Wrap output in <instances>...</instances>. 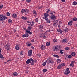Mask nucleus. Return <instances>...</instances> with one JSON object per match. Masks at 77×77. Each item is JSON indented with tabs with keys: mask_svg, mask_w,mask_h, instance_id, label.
Wrapping results in <instances>:
<instances>
[{
	"mask_svg": "<svg viewBox=\"0 0 77 77\" xmlns=\"http://www.w3.org/2000/svg\"><path fill=\"white\" fill-rule=\"evenodd\" d=\"M7 19V17H5V15L3 14H0V21L2 22L3 23L4 22V20H6Z\"/></svg>",
	"mask_w": 77,
	"mask_h": 77,
	"instance_id": "f257e3e1",
	"label": "nucleus"
},
{
	"mask_svg": "<svg viewBox=\"0 0 77 77\" xmlns=\"http://www.w3.org/2000/svg\"><path fill=\"white\" fill-rule=\"evenodd\" d=\"M44 15L45 17H43V19L45 20L46 21H48V18L47 17L49 16V14H48V13H46L44 14Z\"/></svg>",
	"mask_w": 77,
	"mask_h": 77,
	"instance_id": "f03ea898",
	"label": "nucleus"
},
{
	"mask_svg": "<svg viewBox=\"0 0 77 77\" xmlns=\"http://www.w3.org/2000/svg\"><path fill=\"white\" fill-rule=\"evenodd\" d=\"M69 68H67L66 69V71L64 73L66 75H68L70 73V71H69Z\"/></svg>",
	"mask_w": 77,
	"mask_h": 77,
	"instance_id": "7ed1b4c3",
	"label": "nucleus"
},
{
	"mask_svg": "<svg viewBox=\"0 0 77 77\" xmlns=\"http://www.w3.org/2000/svg\"><path fill=\"white\" fill-rule=\"evenodd\" d=\"M46 62H48V63H51L52 64L54 63V61H53V60L52 59L49 58H48V60L47 61H46Z\"/></svg>",
	"mask_w": 77,
	"mask_h": 77,
	"instance_id": "20e7f679",
	"label": "nucleus"
},
{
	"mask_svg": "<svg viewBox=\"0 0 77 77\" xmlns=\"http://www.w3.org/2000/svg\"><path fill=\"white\" fill-rule=\"evenodd\" d=\"M33 61L32 58H30L28 59L26 61V63L27 64H29V63H30L31 65H32V61ZM31 61L32 62H31Z\"/></svg>",
	"mask_w": 77,
	"mask_h": 77,
	"instance_id": "39448f33",
	"label": "nucleus"
},
{
	"mask_svg": "<svg viewBox=\"0 0 77 77\" xmlns=\"http://www.w3.org/2000/svg\"><path fill=\"white\" fill-rule=\"evenodd\" d=\"M56 17H57V16L54 15H52L50 16L51 20H56Z\"/></svg>",
	"mask_w": 77,
	"mask_h": 77,
	"instance_id": "423d86ee",
	"label": "nucleus"
},
{
	"mask_svg": "<svg viewBox=\"0 0 77 77\" xmlns=\"http://www.w3.org/2000/svg\"><path fill=\"white\" fill-rule=\"evenodd\" d=\"M32 55V50H29L28 52V56H31Z\"/></svg>",
	"mask_w": 77,
	"mask_h": 77,
	"instance_id": "0eeeda50",
	"label": "nucleus"
},
{
	"mask_svg": "<svg viewBox=\"0 0 77 77\" xmlns=\"http://www.w3.org/2000/svg\"><path fill=\"white\" fill-rule=\"evenodd\" d=\"M2 53V51H1V49L0 48V59H2V60H3V59H4V57H3V55L1 53Z\"/></svg>",
	"mask_w": 77,
	"mask_h": 77,
	"instance_id": "6e6552de",
	"label": "nucleus"
},
{
	"mask_svg": "<svg viewBox=\"0 0 77 77\" xmlns=\"http://www.w3.org/2000/svg\"><path fill=\"white\" fill-rule=\"evenodd\" d=\"M32 27L29 26L27 28V30L26 29L25 30V32H27V31H30L31 29H32Z\"/></svg>",
	"mask_w": 77,
	"mask_h": 77,
	"instance_id": "1a4fd4ad",
	"label": "nucleus"
},
{
	"mask_svg": "<svg viewBox=\"0 0 77 77\" xmlns=\"http://www.w3.org/2000/svg\"><path fill=\"white\" fill-rule=\"evenodd\" d=\"M32 63H31V65H34L35 63L34 62H37V60H33L32 59Z\"/></svg>",
	"mask_w": 77,
	"mask_h": 77,
	"instance_id": "9d476101",
	"label": "nucleus"
},
{
	"mask_svg": "<svg viewBox=\"0 0 77 77\" xmlns=\"http://www.w3.org/2000/svg\"><path fill=\"white\" fill-rule=\"evenodd\" d=\"M29 36V35L27 33L25 34L22 35V37L23 38H24V37H26V38H27Z\"/></svg>",
	"mask_w": 77,
	"mask_h": 77,
	"instance_id": "9b49d317",
	"label": "nucleus"
},
{
	"mask_svg": "<svg viewBox=\"0 0 77 77\" xmlns=\"http://www.w3.org/2000/svg\"><path fill=\"white\" fill-rule=\"evenodd\" d=\"M53 49V50L54 51H57V50H58V49H57V46L54 47Z\"/></svg>",
	"mask_w": 77,
	"mask_h": 77,
	"instance_id": "f8f14e48",
	"label": "nucleus"
},
{
	"mask_svg": "<svg viewBox=\"0 0 77 77\" xmlns=\"http://www.w3.org/2000/svg\"><path fill=\"white\" fill-rule=\"evenodd\" d=\"M73 22H72V20H70L68 23V25L71 26V25H72V23Z\"/></svg>",
	"mask_w": 77,
	"mask_h": 77,
	"instance_id": "ddd939ff",
	"label": "nucleus"
},
{
	"mask_svg": "<svg viewBox=\"0 0 77 77\" xmlns=\"http://www.w3.org/2000/svg\"><path fill=\"white\" fill-rule=\"evenodd\" d=\"M57 32H60V33H62V32H63V30L60 29H58L57 30Z\"/></svg>",
	"mask_w": 77,
	"mask_h": 77,
	"instance_id": "4468645a",
	"label": "nucleus"
},
{
	"mask_svg": "<svg viewBox=\"0 0 77 77\" xmlns=\"http://www.w3.org/2000/svg\"><path fill=\"white\" fill-rule=\"evenodd\" d=\"M40 47L42 50H44V49H45V46H44L43 45H41Z\"/></svg>",
	"mask_w": 77,
	"mask_h": 77,
	"instance_id": "2eb2a0df",
	"label": "nucleus"
},
{
	"mask_svg": "<svg viewBox=\"0 0 77 77\" xmlns=\"http://www.w3.org/2000/svg\"><path fill=\"white\" fill-rule=\"evenodd\" d=\"M15 49L17 50H18L20 49V47H19V45H16V47H15Z\"/></svg>",
	"mask_w": 77,
	"mask_h": 77,
	"instance_id": "dca6fc26",
	"label": "nucleus"
},
{
	"mask_svg": "<svg viewBox=\"0 0 77 77\" xmlns=\"http://www.w3.org/2000/svg\"><path fill=\"white\" fill-rule=\"evenodd\" d=\"M57 68L58 69H59L62 68V66H61L60 64L57 67Z\"/></svg>",
	"mask_w": 77,
	"mask_h": 77,
	"instance_id": "f3484780",
	"label": "nucleus"
},
{
	"mask_svg": "<svg viewBox=\"0 0 77 77\" xmlns=\"http://www.w3.org/2000/svg\"><path fill=\"white\" fill-rule=\"evenodd\" d=\"M17 15L16 14H13L12 17L13 18H16Z\"/></svg>",
	"mask_w": 77,
	"mask_h": 77,
	"instance_id": "a211bd4d",
	"label": "nucleus"
},
{
	"mask_svg": "<svg viewBox=\"0 0 77 77\" xmlns=\"http://www.w3.org/2000/svg\"><path fill=\"white\" fill-rule=\"evenodd\" d=\"M43 28H44V27H43V26H42V25H40L39 26V29H40L42 30L43 29Z\"/></svg>",
	"mask_w": 77,
	"mask_h": 77,
	"instance_id": "6ab92c4d",
	"label": "nucleus"
},
{
	"mask_svg": "<svg viewBox=\"0 0 77 77\" xmlns=\"http://www.w3.org/2000/svg\"><path fill=\"white\" fill-rule=\"evenodd\" d=\"M21 18H22L23 20H26L27 19V17H22Z\"/></svg>",
	"mask_w": 77,
	"mask_h": 77,
	"instance_id": "aec40b11",
	"label": "nucleus"
},
{
	"mask_svg": "<svg viewBox=\"0 0 77 77\" xmlns=\"http://www.w3.org/2000/svg\"><path fill=\"white\" fill-rule=\"evenodd\" d=\"M71 55L72 56H75V53L74 52H72L71 53Z\"/></svg>",
	"mask_w": 77,
	"mask_h": 77,
	"instance_id": "412c9836",
	"label": "nucleus"
},
{
	"mask_svg": "<svg viewBox=\"0 0 77 77\" xmlns=\"http://www.w3.org/2000/svg\"><path fill=\"white\" fill-rule=\"evenodd\" d=\"M30 31H26V33H28L29 35H32V33L31 32H30Z\"/></svg>",
	"mask_w": 77,
	"mask_h": 77,
	"instance_id": "4be33fe9",
	"label": "nucleus"
},
{
	"mask_svg": "<svg viewBox=\"0 0 77 77\" xmlns=\"http://www.w3.org/2000/svg\"><path fill=\"white\" fill-rule=\"evenodd\" d=\"M13 75L14 76H17L18 75V73L17 72H14L13 73Z\"/></svg>",
	"mask_w": 77,
	"mask_h": 77,
	"instance_id": "5701e85b",
	"label": "nucleus"
},
{
	"mask_svg": "<svg viewBox=\"0 0 77 77\" xmlns=\"http://www.w3.org/2000/svg\"><path fill=\"white\" fill-rule=\"evenodd\" d=\"M50 42H47L46 43V45L47 47H48V46H50Z\"/></svg>",
	"mask_w": 77,
	"mask_h": 77,
	"instance_id": "b1692460",
	"label": "nucleus"
},
{
	"mask_svg": "<svg viewBox=\"0 0 77 77\" xmlns=\"http://www.w3.org/2000/svg\"><path fill=\"white\" fill-rule=\"evenodd\" d=\"M30 25L31 26H35V23L34 22H31V23H30Z\"/></svg>",
	"mask_w": 77,
	"mask_h": 77,
	"instance_id": "393cba45",
	"label": "nucleus"
},
{
	"mask_svg": "<svg viewBox=\"0 0 77 77\" xmlns=\"http://www.w3.org/2000/svg\"><path fill=\"white\" fill-rule=\"evenodd\" d=\"M53 56L54 57H57V58H59V56L57 55H55V54Z\"/></svg>",
	"mask_w": 77,
	"mask_h": 77,
	"instance_id": "a878e982",
	"label": "nucleus"
},
{
	"mask_svg": "<svg viewBox=\"0 0 77 77\" xmlns=\"http://www.w3.org/2000/svg\"><path fill=\"white\" fill-rule=\"evenodd\" d=\"M9 45H6V48H8V49H9V48H10V46Z\"/></svg>",
	"mask_w": 77,
	"mask_h": 77,
	"instance_id": "bb28decb",
	"label": "nucleus"
},
{
	"mask_svg": "<svg viewBox=\"0 0 77 77\" xmlns=\"http://www.w3.org/2000/svg\"><path fill=\"white\" fill-rule=\"evenodd\" d=\"M58 49V50H59V49H61L62 48V47L61 45L58 46H57Z\"/></svg>",
	"mask_w": 77,
	"mask_h": 77,
	"instance_id": "cd10ccee",
	"label": "nucleus"
},
{
	"mask_svg": "<svg viewBox=\"0 0 77 77\" xmlns=\"http://www.w3.org/2000/svg\"><path fill=\"white\" fill-rule=\"evenodd\" d=\"M60 65H61V66H65V63H60Z\"/></svg>",
	"mask_w": 77,
	"mask_h": 77,
	"instance_id": "c85d7f7f",
	"label": "nucleus"
},
{
	"mask_svg": "<svg viewBox=\"0 0 77 77\" xmlns=\"http://www.w3.org/2000/svg\"><path fill=\"white\" fill-rule=\"evenodd\" d=\"M63 42H67V39L66 38L63 39Z\"/></svg>",
	"mask_w": 77,
	"mask_h": 77,
	"instance_id": "c756f323",
	"label": "nucleus"
},
{
	"mask_svg": "<svg viewBox=\"0 0 77 77\" xmlns=\"http://www.w3.org/2000/svg\"><path fill=\"white\" fill-rule=\"evenodd\" d=\"M50 10L49 9H47L46 10V12L47 13H49V12H50Z\"/></svg>",
	"mask_w": 77,
	"mask_h": 77,
	"instance_id": "7c9ffc66",
	"label": "nucleus"
},
{
	"mask_svg": "<svg viewBox=\"0 0 77 77\" xmlns=\"http://www.w3.org/2000/svg\"><path fill=\"white\" fill-rule=\"evenodd\" d=\"M26 11H25V9H23L21 11V13L23 14L24 12H25Z\"/></svg>",
	"mask_w": 77,
	"mask_h": 77,
	"instance_id": "2f4dec72",
	"label": "nucleus"
},
{
	"mask_svg": "<svg viewBox=\"0 0 77 77\" xmlns=\"http://www.w3.org/2000/svg\"><path fill=\"white\" fill-rule=\"evenodd\" d=\"M6 15H7V16H10L11 13L9 12H7L6 14Z\"/></svg>",
	"mask_w": 77,
	"mask_h": 77,
	"instance_id": "473e14b6",
	"label": "nucleus"
},
{
	"mask_svg": "<svg viewBox=\"0 0 77 77\" xmlns=\"http://www.w3.org/2000/svg\"><path fill=\"white\" fill-rule=\"evenodd\" d=\"M47 69H44L43 70V72H47Z\"/></svg>",
	"mask_w": 77,
	"mask_h": 77,
	"instance_id": "72a5a7b5",
	"label": "nucleus"
},
{
	"mask_svg": "<svg viewBox=\"0 0 77 77\" xmlns=\"http://www.w3.org/2000/svg\"><path fill=\"white\" fill-rule=\"evenodd\" d=\"M53 22H54V23H56V24H57V23H58V20H54L53 21Z\"/></svg>",
	"mask_w": 77,
	"mask_h": 77,
	"instance_id": "f704fd0d",
	"label": "nucleus"
},
{
	"mask_svg": "<svg viewBox=\"0 0 77 77\" xmlns=\"http://www.w3.org/2000/svg\"><path fill=\"white\" fill-rule=\"evenodd\" d=\"M8 22L9 23H12V21L11 19H9L8 20Z\"/></svg>",
	"mask_w": 77,
	"mask_h": 77,
	"instance_id": "c9c22d12",
	"label": "nucleus"
},
{
	"mask_svg": "<svg viewBox=\"0 0 77 77\" xmlns=\"http://www.w3.org/2000/svg\"><path fill=\"white\" fill-rule=\"evenodd\" d=\"M54 13H55V12L54 11H51V13H50V14H51V15H54Z\"/></svg>",
	"mask_w": 77,
	"mask_h": 77,
	"instance_id": "e433bc0d",
	"label": "nucleus"
},
{
	"mask_svg": "<svg viewBox=\"0 0 77 77\" xmlns=\"http://www.w3.org/2000/svg\"><path fill=\"white\" fill-rule=\"evenodd\" d=\"M57 63H60V62H61V61L60 60V59H57Z\"/></svg>",
	"mask_w": 77,
	"mask_h": 77,
	"instance_id": "4c0bfd02",
	"label": "nucleus"
},
{
	"mask_svg": "<svg viewBox=\"0 0 77 77\" xmlns=\"http://www.w3.org/2000/svg\"><path fill=\"white\" fill-rule=\"evenodd\" d=\"M73 5H77V2L75 1L73 2Z\"/></svg>",
	"mask_w": 77,
	"mask_h": 77,
	"instance_id": "58836bf2",
	"label": "nucleus"
},
{
	"mask_svg": "<svg viewBox=\"0 0 77 77\" xmlns=\"http://www.w3.org/2000/svg\"><path fill=\"white\" fill-rule=\"evenodd\" d=\"M26 44L28 46H30L32 45L31 43L29 44V43H26Z\"/></svg>",
	"mask_w": 77,
	"mask_h": 77,
	"instance_id": "ea45409f",
	"label": "nucleus"
},
{
	"mask_svg": "<svg viewBox=\"0 0 77 77\" xmlns=\"http://www.w3.org/2000/svg\"><path fill=\"white\" fill-rule=\"evenodd\" d=\"M3 8V5H0V9H2Z\"/></svg>",
	"mask_w": 77,
	"mask_h": 77,
	"instance_id": "a19ab883",
	"label": "nucleus"
},
{
	"mask_svg": "<svg viewBox=\"0 0 77 77\" xmlns=\"http://www.w3.org/2000/svg\"><path fill=\"white\" fill-rule=\"evenodd\" d=\"M77 19L76 17H74L73 18V20L74 21H77Z\"/></svg>",
	"mask_w": 77,
	"mask_h": 77,
	"instance_id": "79ce46f5",
	"label": "nucleus"
},
{
	"mask_svg": "<svg viewBox=\"0 0 77 77\" xmlns=\"http://www.w3.org/2000/svg\"><path fill=\"white\" fill-rule=\"evenodd\" d=\"M23 51H22L20 53V55H23Z\"/></svg>",
	"mask_w": 77,
	"mask_h": 77,
	"instance_id": "37998d69",
	"label": "nucleus"
},
{
	"mask_svg": "<svg viewBox=\"0 0 77 77\" xmlns=\"http://www.w3.org/2000/svg\"><path fill=\"white\" fill-rule=\"evenodd\" d=\"M42 65L44 66H45V65H46V62H44V63H43L42 64Z\"/></svg>",
	"mask_w": 77,
	"mask_h": 77,
	"instance_id": "c03bdc74",
	"label": "nucleus"
},
{
	"mask_svg": "<svg viewBox=\"0 0 77 77\" xmlns=\"http://www.w3.org/2000/svg\"><path fill=\"white\" fill-rule=\"evenodd\" d=\"M53 41L54 42H57V39H55L53 40Z\"/></svg>",
	"mask_w": 77,
	"mask_h": 77,
	"instance_id": "a18cd8bd",
	"label": "nucleus"
},
{
	"mask_svg": "<svg viewBox=\"0 0 77 77\" xmlns=\"http://www.w3.org/2000/svg\"><path fill=\"white\" fill-rule=\"evenodd\" d=\"M71 57H72V56L71 55H69L68 56V58H69V59H71Z\"/></svg>",
	"mask_w": 77,
	"mask_h": 77,
	"instance_id": "49530a36",
	"label": "nucleus"
},
{
	"mask_svg": "<svg viewBox=\"0 0 77 77\" xmlns=\"http://www.w3.org/2000/svg\"><path fill=\"white\" fill-rule=\"evenodd\" d=\"M75 63V61H72L71 64H72V65H74V63Z\"/></svg>",
	"mask_w": 77,
	"mask_h": 77,
	"instance_id": "de8ad7c7",
	"label": "nucleus"
},
{
	"mask_svg": "<svg viewBox=\"0 0 77 77\" xmlns=\"http://www.w3.org/2000/svg\"><path fill=\"white\" fill-rule=\"evenodd\" d=\"M60 50V53H61V54H63V52L62 51V50Z\"/></svg>",
	"mask_w": 77,
	"mask_h": 77,
	"instance_id": "09e8293b",
	"label": "nucleus"
},
{
	"mask_svg": "<svg viewBox=\"0 0 77 77\" xmlns=\"http://www.w3.org/2000/svg\"><path fill=\"white\" fill-rule=\"evenodd\" d=\"M65 49L66 50H69V48L68 47H67L65 48Z\"/></svg>",
	"mask_w": 77,
	"mask_h": 77,
	"instance_id": "8fccbe9b",
	"label": "nucleus"
},
{
	"mask_svg": "<svg viewBox=\"0 0 77 77\" xmlns=\"http://www.w3.org/2000/svg\"><path fill=\"white\" fill-rule=\"evenodd\" d=\"M42 37L44 39H45V38H46V36L45 35H43Z\"/></svg>",
	"mask_w": 77,
	"mask_h": 77,
	"instance_id": "3c124183",
	"label": "nucleus"
},
{
	"mask_svg": "<svg viewBox=\"0 0 77 77\" xmlns=\"http://www.w3.org/2000/svg\"><path fill=\"white\" fill-rule=\"evenodd\" d=\"M26 2H28L29 3V2H31V0H26Z\"/></svg>",
	"mask_w": 77,
	"mask_h": 77,
	"instance_id": "603ef678",
	"label": "nucleus"
},
{
	"mask_svg": "<svg viewBox=\"0 0 77 77\" xmlns=\"http://www.w3.org/2000/svg\"><path fill=\"white\" fill-rule=\"evenodd\" d=\"M68 32V30L66 29L65 30V33H66V32Z\"/></svg>",
	"mask_w": 77,
	"mask_h": 77,
	"instance_id": "864d4df0",
	"label": "nucleus"
},
{
	"mask_svg": "<svg viewBox=\"0 0 77 77\" xmlns=\"http://www.w3.org/2000/svg\"><path fill=\"white\" fill-rule=\"evenodd\" d=\"M33 14H36V12L35 11H34L33 12Z\"/></svg>",
	"mask_w": 77,
	"mask_h": 77,
	"instance_id": "5fc2aeb1",
	"label": "nucleus"
},
{
	"mask_svg": "<svg viewBox=\"0 0 77 77\" xmlns=\"http://www.w3.org/2000/svg\"><path fill=\"white\" fill-rule=\"evenodd\" d=\"M47 21V23H50V20H48Z\"/></svg>",
	"mask_w": 77,
	"mask_h": 77,
	"instance_id": "6e6d98bb",
	"label": "nucleus"
},
{
	"mask_svg": "<svg viewBox=\"0 0 77 77\" xmlns=\"http://www.w3.org/2000/svg\"><path fill=\"white\" fill-rule=\"evenodd\" d=\"M70 66H72V67H73L74 66V64H71L70 65Z\"/></svg>",
	"mask_w": 77,
	"mask_h": 77,
	"instance_id": "4d7b16f0",
	"label": "nucleus"
},
{
	"mask_svg": "<svg viewBox=\"0 0 77 77\" xmlns=\"http://www.w3.org/2000/svg\"><path fill=\"white\" fill-rule=\"evenodd\" d=\"M35 21H36V23H37V22H38V18H36L35 19Z\"/></svg>",
	"mask_w": 77,
	"mask_h": 77,
	"instance_id": "13d9d810",
	"label": "nucleus"
},
{
	"mask_svg": "<svg viewBox=\"0 0 77 77\" xmlns=\"http://www.w3.org/2000/svg\"><path fill=\"white\" fill-rule=\"evenodd\" d=\"M31 42H34V39H32V40L31 41Z\"/></svg>",
	"mask_w": 77,
	"mask_h": 77,
	"instance_id": "bf43d9fd",
	"label": "nucleus"
},
{
	"mask_svg": "<svg viewBox=\"0 0 77 77\" xmlns=\"http://www.w3.org/2000/svg\"><path fill=\"white\" fill-rule=\"evenodd\" d=\"M56 24V23H54L53 26H55Z\"/></svg>",
	"mask_w": 77,
	"mask_h": 77,
	"instance_id": "052dcab7",
	"label": "nucleus"
},
{
	"mask_svg": "<svg viewBox=\"0 0 77 77\" xmlns=\"http://www.w3.org/2000/svg\"><path fill=\"white\" fill-rule=\"evenodd\" d=\"M61 1L62 2H65V0H61Z\"/></svg>",
	"mask_w": 77,
	"mask_h": 77,
	"instance_id": "680f3d73",
	"label": "nucleus"
},
{
	"mask_svg": "<svg viewBox=\"0 0 77 77\" xmlns=\"http://www.w3.org/2000/svg\"><path fill=\"white\" fill-rule=\"evenodd\" d=\"M63 29V32H65V29Z\"/></svg>",
	"mask_w": 77,
	"mask_h": 77,
	"instance_id": "e2e57ef3",
	"label": "nucleus"
},
{
	"mask_svg": "<svg viewBox=\"0 0 77 77\" xmlns=\"http://www.w3.org/2000/svg\"><path fill=\"white\" fill-rule=\"evenodd\" d=\"M31 48H32L33 50H34V47L33 46H32Z\"/></svg>",
	"mask_w": 77,
	"mask_h": 77,
	"instance_id": "0e129e2a",
	"label": "nucleus"
},
{
	"mask_svg": "<svg viewBox=\"0 0 77 77\" xmlns=\"http://www.w3.org/2000/svg\"><path fill=\"white\" fill-rule=\"evenodd\" d=\"M38 9H42V7H40L38 8Z\"/></svg>",
	"mask_w": 77,
	"mask_h": 77,
	"instance_id": "69168bd1",
	"label": "nucleus"
},
{
	"mask_svg": "<svg viewBox=\"0 0 77 77\" xmlns=\"http://www.w3.org/2000/svg\"><path fill=\"white\" fill-rule=\"evenodd\" d=\"M27 23H30V24H31V23L32 22H29V21H27Z\"/></svg>",
	"mask_w": 77,
	"mask_h": 77,
	"instance_id": "338daca9",
	"label": "nucleus"
},
{
	"mask_svg": "<svg viewBox=\"0 0 77 77\" xmlns=\"http://www.w3.org/2000/svg\"><path fill=\"white\" fill-rule=\"evenodd\" d=\"M14 32L15 33V32H16V31H17L15 29H14Z\"/></svg>",
	"mask_w": 77,
	"mask_h": 77,
	"instance_id": "774afa93",
	"label": "nucleus"
}]
</instances>
